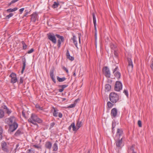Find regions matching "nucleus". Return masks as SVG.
<instances>
[{
  "instance_id": "1",
  "label": "nucleus",
  "mask_w": 153,
  "mask_h": 153,
  "mask_svg": "<svg viewBox=\"0 0 153 153\" xmlns=\"http://www.w3.org/2000/svg\"><path fill=\"white\" fill-rule=\"evenodd\" d=\"M7 120V123L9 126L8 131L10 133L13 132L18 127V124L16 122V118L12 116L8 118Z\"/></svg>"
},
{
  "instance_id": "2",
  "label": "nucleus",
  "mask_w": 153,
  "mask_h": 153,
  "mask_svg": "<svg viewBox=\"0 0 153 153\" xmlns=\"http://www.w3.org/2000/svg\"><path fill=\"white\" fill-rule=\"evenodd\" d=\"M109 98L111 102L115 103L119 100V96L116 93L112 92L109 94Z\"/></svg>"
},
{
  "instance_id": "3",
  "label": "nucleus",
  "mask_w": 153,
  "mask_h": 153,
  "mask_svg": "<svg viewBox=\"0 0 153 153\" xmlns=\"http://www.w3.org/2000/svg\"><path fill=\"white\" fill-rule=\"evenodd\" d=\"M29 119H30L33 121L37 122L38 123H41L42 122V120L38 118L36 114H31L30 118Z\"/></svg>"
},
{
  "instance_id": "4",
  "label": "nucleus",
  "mask_w": 153,
  "mask_h": 153,
  "mask_svg": "<svg viewBox=\"0 0 153 153\" xmlns=\"http://www.w3.org/2000/svg\"><path fill=\"white\" fill-rule=\"evenodd\" d=\"M102 72L106 77L110 78L111 76V73L108 68L107 66L103 67L102 70Z\"/></svg>"
},
{
  "instance_id": "5",
  "label": "nucleus",
  "mask_w": 153,
  "mask_h": 153,
  "mask_svg": "<svg viewBox=\"0 0 153 153\" xmlns=\"http://www.w3.org/2000/svg\"><path fill=\"white\" fill-rule=\"evenodd\" d=\"M122 88V83L119 81H117L114 86V89L116 91H119Z\"/></svg>"
},
{
  "instance_id": "6",
  "label": "nucleus",
  "mask_w": 153,
  "mask_h": 153,
  "mask_svg": "<svg viewBox=\"0 0 153 153\" xmlns=\"http://www.w3.org/2000/svg\"><path fill=\"white\" fill-rule=\"evenodd\" d=\"M118 69L117 66L113 70V73L114 76L116 77L117 79H119L120 77L121 74L119 72L117 71Z\"/></svg>"
},
{
  "instance_id": "7",
  "label": "nucleus",
  "mask_w": 153,
  "mask_h": 153,
  "mask_svg": "<svg viewBox=\"0 0 153 153\" xmlns=\"http://www.w3.org/2000/svg\"><path fill=\"white\" fill-rule=\"evenodd\" d=\"M10 77L11 78V82L12 83H16L17 81V79L16 77V74L13 73H12L10 75Z\"/></svg>"
},
{
  "instance_id": "8",
  "label": "nucleus",
  "mask_w": 153,
  "mask_h": 153,
  "mask_svg": "<svg viewBox=\"0 0 153 153\" xmlns=\"http://www.w3.org/2000/svg\"><path fill=\"white\" fill-rule=\"evenodd\" d=\"M56 36L59 39L58 40L57 46L59 48H60L61 44V42H63L64 40V37L58 34H56Z\"/></svg>"
},
{
  "instance_id": "9",
  "label": "nucleus",
  "mask_w": 153,
  "mask_h": 153,
  "mask_svg": "<svg viewBox=\"0 0 153 153\" xmlns=\"http://www.w3.org/2000/svg\"><path fill=\"white\" fill-rule=\"evenodd\" d=\"M127 61L128 63V70L131 71L133 67V65L131 59L129 58H127Z\"/></svg>"
},
{
  "instance_id": "10",
  "label": "nucleus",
  "mask_w": 153,
  "mask_h": 153,
  "mask_svg": "<svg viewBox=\"0 0 153 153\" xmlns=\"http://www.w3.org/2000/svg\"><path fill=\"white\" fill-rule=\"evenodd\" d=\"M48 39L51 41L53 43L55 44L56 43V39L55 37L54 34H52L51 33L48 34Z\"/></svg>"
},
{
  "instance_id": "11",
  "label": "nucleus",
  "mask_w": 153,
  "mask_h": 153,
  "mask_svg": "<svg viewBox=\"0 0 153 153\" xmlns=\"http://www.w3.org/2000/svg\"><path fill=\"white\" fill-rule=\"evenodd\" d=\"M54 67H52L51 69L50 70V77L52 79V80L53 81V82H54L55 83H56V80L54 79Z\"/></svg>"
},
{
  "instance_id": "12",
  "label": "nucleus",
  "mask_w": 153,
  "mask_h": 153,
  "mask_svg": "<svg viewBox=\"0 0 153 153\" xmlns=\"http://www.w3.org/2000/svg\"><path fill=\"white\" fill-rule=\"evenodd\" d=\"M30 16L31 17V21L34 22H35L36 19H37L38 14L35 12L31 15Z\"/></svg>"
},
{
  "instance_id": "13",
  "label": "nucleus",
  "mask_w": 153,
  "mask_h": 153,
  "mask_svg": "<svg viewBox=\"0 0 153 153\" xmlns=\"http://www.w3.org/2000/svg\"><path fill=\"white\" fill-rule=\"evenodd\" d=\"M111 114L112 117H115L117 114V111L115 108H113L111 111Z\"/></svg>"
},
{
  "instance_id": "14",
  "label": "nucleus",
  "mask_w": 153,
  "mask_h": 153,
  "mask_svg": "<svg viewBox=\"0 0 153 153\" xmlns=\"http://www.w3.org/2000/svg\"><path fill=\"white\" fill-rule=\"evenodd\" d=\"M2 149L6 152H9V150L7 148V143L6 142H4L2 143L1 145Z\"/></svg>"
},
{
  "instance_id": "15",
  "label": "nucleus",
  "mask_w": 153,
  "mask_h": 153,
  "mask_svg": "<svg viewBox=\"0 0 153 153\" xmlns=\"http://www.w3.org/2000/svg\"><path fill=\"white\" fill-rule=\"evenodd\" d=\"M123 138H118V140H117L116 142V146L117 147H120L122 143Z\"/></svg>"
},
{
  "instance_id": "16",
  "label": "nucleus",
  "mask_w": 153,
  "mask_h": 153,
  "mask_svg": "<svg viewBox=\"0 0 153 153\" xmlns=\"http://www.w3.org/2000/svg\"><path fill=\"white\" fill-rule=\"evenodd\" d=\"M68 86V85H59V87L61 88L59 89V91L60 92H62L65 88L67 87Z\"/></svg>"
},
{
  "instance_id": "17",
  "label": "nucleus",
  "mask_w": 153,
  "mask_h": 153,
  "mask_svg": "<svg viewBox=\"0 0 153 153\" xmlns=\"http://www.w3.org/2000/svg\"><path fill=\"white\" fill-rule=\"evenodd\" d=\"M123 131L121 129L118 128L117 133L116 135L119 136V138H120V137L123 134Z\"/></svg>"
},
{
  "instance_id": "18",
  "label": "nucleus",
  "mask_w": 153,
  "mask_h": 153,
  "mask_svg": "<svg viewBox=\"0 0 153 153\" xmlns=\"http://www.w3.org/2000/svg\"><path fill=\"white\" fill-rule=\"evenodd\" d=\"M22 130L21 129H18L15 134V135L16 136H18L23 134Z\"/></svg>"
},
{
  "instance_id": "19",
  "label": "nucleus",
  "mask_w": 153,
  "mask_h": 153,
  "mask_svg": "<svg viewBox=\"0 0 153 153\" xmlns=\"http://www.w3.org/2000/svg\"><path fill=\"white\" fill-rule=\"evenodd\" d=\"M111 86L109 84H106L105 85V91L108 92L111 90Z\"/></svg>"
},
{
  "instance_id": "20",
  "label": "nucleus",
  "mask_w": 153,
  "mask_h": 153,
  "mask_svg": "<svg viewBox=\"0 0 153 153\" xmlns=\"http://www.w3.org/2000/svg\"><path fill=\"white\" fill-rule=\"evenodd\" d=\"M52 146L51 143L49 141H47L46 143L45 144V147L49 149H50Z\"/></svg>"
},
{
  "instance_id": "21",
  "label": "nucleus",
  "mask_w": 153,
  "mask_h": 153,
  "mask_svg": "<svg viewBox=\"0 0 153 153\" xmlns=\"http://www.w3.org/2000/svg\"><path fill=\"white\" fill-rule=\"evenodd\" d=\"M66 54L68 59H69L71 61H73L74 60V57L73 56H70L69 52V51L68 50L67 51Z\"/></svg>"
},
{
  "instance_id": "22",
  "label": "nucleus",
  "mask_w": 153,
  "mask_h": 153,
  "mask_svg": "<svg viewBox=\"0 0 153 153\" xmlns=\"http://www.w3.org/2000/svg\"><path fill=\"white\" fill-rule=\"evenodd\" d=\"M76 38L75 36L74 35H73V37L72 38V39L73 41V42L76 47L78 48L77 46V41H76Z\"/></svg>"
},
{
  "instance_id": "23",
  "label": "nucleus",
  "mask_w": 153,
  "mask_h": 153,
  "mask_svg": "<svg viewBox=\"0 0 153 153\" xmlns=\"http://www.w3.org/2000/svg\"><path fill=\"white\" fill-rule=\"evenodd\" d=\"M52 108L53 109H52V110H53V116L55 117H57L58 116V112L57 111L58 110H56V108L53 107Z\"/></svg>"
},
{
  "instance_id": "24",
  "label": "nucleus",
  "mask_w": 153,
  "mask_h": 153,
  "mask_svg": "<svg viewBox=\"0 0 153 153\" xmlns=\"http://www.w3.org/2000/svg\"><path fill=\"white\" fill-rule=\"evenodd\" d=\"M23 62V67L22 68V70L21 71V73L23 74L24 72V71L25 69V66H26V60L25 59L24 60H22Z\"/></svg>"
},
{
  "instance_id": "25",
  "label": "nucleus",
  "mask_w": 153,
  "mask_h": 153,
  "mask_svg": "<svg viewBox=\"0 0 153 153\" xmlns=\"http://www.w3.org/2000/svg\"><path fill=\"white\" fill-rule=\"evenodd\" d=\"M59 5V4L58 2L55 1L52 5V7L53 8H55L58 7Z\"/></svg>"
},
{
  "instance_id": "26",
  "label": "nucleus",
  "mask_w": 153,
  "mask_h": 153,
  "mask_svg": "<svg viewBox=\"0 0 153 153\" xmlns=\"http://www.w3.org/2000/svg\"><path fill=\"white\" fill-rule=\"evenodd\" d=\"M82 123L81 121H79V120H77L76 124V127H77L78 129L82 126Z\"/></svg>"
},
{
  "instance_id": "27",
  "label": "nucleus",
  "mask_w": 153,
  "mask_h": 153,
  "mask_svg": "<svg viewBox=\"0 0 153 153\" xmlns=\"http://www.w3.org/2000/svg\"><path fill=\"white\" fill-rule=\"evenodd\" d=\"M57 80L59 82H62L66 79V78L64 77H63L62 78H61L59 77L58 76H57Z\"/></svg>"
},
{
  "instance_id": "28",
  "label": "nucleus",
  "mask_w": 153,
  "mask_h": 153,
  "mask_svg": "<svg viewBox=\"0 0 153 153\" xmlns=\"http://www.w3.org/2000/svg\"><path fill=\"white\" fill-rule=\"evenodd\" d=\"M53 151H56L58 149V146L56 143H55L53 145Z\"/></svg>"
},
{
  "instance_id": "29",
  "label": "nucleus",
  "mask_w": 153,
  "mask_h": 153,
  "mask_svg": "<svg viewBox=\"0 0 153 153\" xmlns=\"http://www.w3.org/2000/svg\"><path fill=\"white\" fill-rule=\"evenodd\" d=\"M114 105V104L110 101L108 102L107 103V105L109 108H112Z\"/></svg>"
},
{
  "instance_id": "30",
  "label": "nucleus",
  "mask_w": 153,
  "mask_h": 153,
  "mask_svg": "<svg viewBox=\"0 0 153 153\" xmlns=\"http://www.w3.org/2000/svg\"><path fill=\"white\" fill-rule=\"evenodd\" d=\"M4 116V112L3 111L0 109V119L2 118Z\"/></svg>"
},
{
  "instance_id": "31",
  "label": "nucleus",
  "mask_w": 153,
  "mask_h": 153,
  "mask_svg": "<svg viewBox=\"0 0 153 153\" xmlns=\"http://www.w3.org/2000/svg\"><path fill=\"white\" fill-rule=\"evenodd\" d=\"M22 47L23 49L24 50H25L27 49V45L25 44L24 41H22Z\"/></svg>"
},
{
  "instance_id": "32",
  "label": "nucleus",
  "mask_w": 153,
  "mask_h": 153,
  "mask_svg": "<svg viewBox=\"0 0 153 153\" xmlns=\"http://www.w3.org/2000/svg\"><path fill=\"white\" fill-rule=\"evenodd\" d=\"M3 129L2 127L0 126V140L2 138Z\"/></svg>"
},
{
  "instance_id": "33",
  "label": "nucleus",
  "mask_w": 153,
  "mask_h": 153,
  "mask_svg": "<svg viewBox=\"0 0 153 153\" xmlns=\"http://www.w3.org/2000/svg\"><path fill=\"white\" fill-rule=\"evenodd\" d=\"M28 121L29 122H30V123H32L33 124L36 125L37 126V127H38V125L37 124V123H36V122H34V121H32V120H31L30 119H28Z\"/></svg>"
},
{
  "instance_id": "34",
  "label": "nucleus",
  "mask_w": 153,
  "mask_h": 153,
  "mask_svg": "<svg viewBox=\"0 0 153 153\" xmlns=\"http://www.w3.org/2000/svg\"><path fill=\"white\" fill-rule=\"evenodd\" d=\"M92 15H93V23H96V21L95 14L94 13H93Z\"/></svg>"
},
{
  "instance_id": "35",
  "label": "nucleus",
  "mask_w": 153,
  "mask_h": 153,
  "mask_svg": "<svg viewBox=\"0 0 153 153\" xmlns=\"http://www.w3.org/2000/svg\"><path fill=\"white\" fill-rule=\"evenodd\" d=\"M72 128H73V130L74 131H76L78 129L77 127H75L74 123L73 125Z\"/></svg>"
},
{
  "instance_id": "36",
  "label": "nucleus",
  "mask_w": 153,
  "mask_h": 153,
  "mask_svg": "<svg viewBox=\"0 0 153 153\" xmlns=\"http://www.w3.org/2000/svg\"><path fill=\"white\" fill-rule=\"evenodd\" d=\"M4 109H6V113L8 114H9L11 112L9 111V110L7 108V107L6 106H4Z\"/></svg>"
},
{
  "instance_id": "37",
  "label": "nucleus",
  "mask_w": 153,
  "mask_h": 153,
  "mask_svg": "<svg viewBox=\"0 0 153 153\" xmlns=\"http://www.w3.org/2000/svg\"><path fill=\"white\" fill-rule=\"evenodd\" d=\"M137 124L138 125V126L139 127H142V123H141V121L140 120H139L138 121Z\"/></svg>"
},
{
  "instance_id": "38",
  "label": "nucleus",
  "mask_w": 153,
  "mask_h": 153,
  "mask_svg": "<svg viewBox=\"0 0 153 153\" xmlns=\"http://www.w3.org/2000/svg\"><path fill=\"white\" fill-rule=\"evenodd\" d=\"M123 93L125 94L126 96L127 97L128 96V91L127 90H124L123 91Z\"/></svg>"
},
{
  "instance_id": "39",
  "label": "nucleus",
  "mask_w": 153,
  "mask_h": 153,
  "mask_svg": "<svg viewBox=\"0 0 153 153\" xmlns=\"http://www.w3.org/2000/svg\"><path fill=\"white\" fill-rule=\"evenodd\" d=\"M75 106V103L70 105L68 107V108H72L74 107Z\"/></svg>"
},
{
  "instance_id": "40",
  "label": "nucleus",
  "mask_w": 153,
  "mask_h": 153,
  "mask_svg": "<svg viewBox=\"0 0 153 153\" xmlns=\"http://www.w3.org/2000/svg\"><path fill=\"white\" fill-rule=\"evenodd\" d=\"M13 15V13H10L9 15H7L6 16V18H7V19H9L10 17H12Z\"/></svg>"
},
{
  "instance_id": "41",
  "label": "nucleus",
  "mask_w": 153,
  "mask_h": 153,
  "mask_svg": "<svg viewBox=\"0 0 153 153\" xmlns=\"http://www.w3.org/2000/svg\"><path fill=\"white\" fill-rule=\"evenodd\" d=\"M134 145H132V146H131L130 148V149L131 150V151H132V152H133V151H134Z\"/></svg>"
},
{
  "instance_id": "42",
  "label": "nucleus",
  "mask_w": 153,
  "mask_h": 153,
  "mask_svg": "<svg viewBox=\"0 0 153 153\" xmlns=\"http://www.w3.org/2000/svg\"><path fill=\"white\" fill-rule=\"evenodd\" d=\"M34 51V49L33 48H31L30 50H29L27 52L28 53H30L33 52Z\"/></svg>"
},
{
  "instance_id": "43",
  "label": "nucleus",
  "mask_w": 153,
  "mask_h": 153,
  "mask_svg": "<svg viewBox=\"0 0 153 153\" xmlns=\"http://www.w3.org/2000/svg\"><path fill=\"white\" fill-rule=\"evenodd\" d=\"M62 69H63L64 70H65V71L67 73H68V69L66 68L65 67H64L63 66V67H62Z\"/></svg>"
},
{
  "instance_id": "44",
  "label": "nucleus",
  "mask_w": 153,
  "mask_h": 153,
  "mask_svg": "<svg viewBox=\"0 0 153 153\" xmlns=\"http://www.w3.org/2000/svg\"><path fill=\"white\" fill-rule=\"evenodd\" d=\"M114 53L115 56L116 57H117L118 56V53L116 51L114 50Z\"/></svg>"
},
{
  "instance_id": "45",
  "label": "nucleus",
  "mask_w": 153,
  "mask_h": 153,
  "mask_svg": "<svg viewBox=\"0 0 153 153\" xmlns=\"http://www.w3.org/2000/svg\"><path fill=\"white\" fill-rule=\"evenodd\" d=\"M97 32H95V45L96 46V41L97 39Z\"/></svg>"
},
{
  "instance_id": "46",
  "label": "nucleus",
  "mask_w": 153,
  "mask_h": 153,
  "mask_svg": "<svg viewBox=\"0 0 153 153\" xmlns=\"http://www.w3.org/2000/svg\"><path fill=\"white\" fill-rule=\"evenodd\" d=\"M36 107L37 108H39L40 110H42V107H41L39 105H36Z\"/></svg>"
},
{
  "instance_id": "47",
  "label": "nucleus",
  "mask_w": 153,
  "mask_h": 153,
  "mask_svg": "<svg viewBox=\"0 0 153 153\" xmlns=\"http://www.w3.org/2000/svg\"><path fill=\"white\" fill-rule=\"evenodd\" d=\"M19 1V0H13L10 3V4H9L10 5L11 4L15 3L16 2V1Z\"/></svg>"
},
{
  "instance_id": "48",
  "label": "nucleus",
  "mask_w": 153,
  "mask_h": 153,
  "mask_svg": "<svg viewBox=\"0 0 153 153\" xmlns=\"http://www.w3.org/2000/svg\"><path fill=\"white\" fill-rule=\"evenodd\" d=\"M94 30H95V32H97V28H96V23H94Z\"/></svg>"
},
{
  "instance_id": "49",
  "label": "nucleus",
  "mask_w": 153,
  "mask_h": 153,
  "mask_svg": "<svg viewBox=\"0 0 153 153\" xmlns=\"http://www.w3.org/2000/svg\"><path fill=\"white\" fill-rule=\"evenodd\" d=\"M23 78L21 77L20 79V81L19 82L20 84H22L23 82Z\"/></svg>"
},
{
  "instance_id": "50",
  "label": "nucleus",
  "mask_w": 153,
  "mask_h": 153,
  "mask_svg": "<svg viewBox=\"0 0 153 153\" xmlns=\"http://www.w3.org/2000/svg\"><path fill=\"white\" fill-rule=\"evenodd\" d=\"M81 33H79L78 34V38H79V43H80V37H81Z\"/></svg>"
},
{
  "instance_id": "51",
  "label": "nucleus",
  "mask_w": 153,
  "mask_h": 153,
  "mask_svg": "<svg viewBox=\"0 0 153 153\" xmlns=\"http://www.w3.org/2000/svg\"><path fill=\"white\" fill-rule=\"evenodd\" d=\"M55 125L54 122L52 123L50 125V128H52Z\"/></svg>"
},
{
  "instance_id": "52",
  "label": "nucleus",
  "mask_w": 153,
  "mask_h": 153,
  "mask_svg": "<svg viewBox=\"0 0 153 153\" xmlns=\"http://www.w3.org/2000/svg\"><path fill=\"white\" fill-rule=\"evenodd\" d=\"M58 116L60 118H62V114L61 113H59L58 114Z\"/></svg>"
},
{
  "instance_id": "53",
  "label": "nucleus",
  "mask_w": 153,
  "mask_h": 153,
  "mask_svg": "<svg viewBox=\"0 0 153 153\" xmlns=\"http://www.w3.org/2000/svg\"><path fill=\"white\" fill-rule=\"evenodd\" d=\"M18 8L17 7H15L14 8H10L9 9H8V10H17L18 9Z\"/></svg>"
},
{
  "instance_id": "54",
  "label": "nucleus",
  "mask_w": 153,
  "mask_h": 153,
  "mask_svg": "<svg viewBox=\"0 0 153 153\" xmlns=\"http://www.w3.org/2000/svg\"><path fill=\"white\" fill-rule=\"evenodd\" d=\"M150 67L152 70L153 71V61H152V63Z\"/></svg>"
},
{
  "instance_id": "55",
  "label": "nucleus",
  "mask_w": 153,
  "mask_h": 153,
  "mask_svg": "<svg viewBox=\"0 0 153 153\" xmlns=\"http://www.w3.org/2000/svg\"><path fill=\"white\" fill-rule=\"evenodd\" d=\"M22 116L24 117H25V118L26 117H25V112H24V111H22Z\"/></svg>"
},
{
  "instance_id": "56",
  "label": "nucleus",
  "mask_w": 153,
  "mask_h": 153,
  "mask_svg": "<svg viewBox=\"0 0 153 153\" xmlns=\"http://www.w3.org/2000/svg\"><path fill=\"white\" fill-rule=\"evenodd\" d=\"M110 47L111 48H113L115 47V45H114L113 44L112 45H111Z\"/></svg>"
},
{
  "instance_id": "57",
  "label": "nucleus",
  "mask_w": 153,
  "mask_h": 153,
  "mask_svg": "<svg viewBox=\"0 0 153 153\" xmlns=\"http://www.w3.org/2000/svg\"><path fill=\"white\" fill-rule=\"evenodd\" d=\"M33 146L36 148L39 149V147L38 146L36 145H34Z\"/></svg>"
},
{
  "instance_id": "58",
  "label": "nucleus",
  "mask_w": 153,
  "mask_h": 153,
  "mask_svg": "<svg viewBox=\"0 0 153 153\" xmlns=\"http://www.w3.org/2000/svg\"><path fill=\"white\" fill-rule=\"evenodd\" d=\"M30 11L29 12H27L24 15V16H27V15L28 14H30Z\"/></svg>"
},
{
  "instance_id": "59",
  "label": "nucleus",
  "mask_w": 153,
  "mask_h": 153,
  "mask_svg": "<svg viewBox=\"0 0 153 153\" xmlns=\"http://www.w3.org/2000/svg\"><path fill=\"white\" fill-rule=\"evenodd\" d=\"M29 152L28 153H33V152H31L32 151V149H30L28 150Z\"/></svg>"
},
{
  "instance_id": "60",
  "label": "nucleus",
  "mask_w": 153,
  "mask_h": 153,
  "mask_svg": "<svg viewBox=\"0 0 153 153\" xmlns=\"http://www.w3.org/2000/svg\"><path fill=\"white\" fill-rule=\"evenodd\" d=\"M74 122H73V123H72L71 124V125H70L69 126H70V127H71H71H72V126H73V125H74Z\"/></svg>"
},
{
  "instance_id": "61",
  "label": "nucleus",
  "mask_w": 153,
  "mask_h": 153,
  "mask_svg": "<svg viewBox=\"0 0 153 153\" xmlns=\"http://www.w3.org/2000/svg\"><path fill=\"white\" fill-rule=\"evenodd\" d=\"M73 75L74 76H76V72H75V70L74 72V73H73Z\"/></svg>"
},
{
  "instance_id": "62",
  "label": "nucleus",
  "mask_w": 153,
  "mask_h": 153,
  "mask_svg": "<svg viewBox=\"0 0 153 153\" xmlns=\"http://www.w3.org/2000/svg\"><path fill=\"white\" fill-rule=\"evenodd\" d=\"M7 11H8L9 12H11L15 11L16 10H7Z\"/></svg>"
},
{
  "instance_id": "63",
  "label": "nucleus",
  "mask_w": 153,
  "mask_h": 153,
  "mask_svg": "<svg viewBox=\"0 0 153 153\" xmlns=\"http://www.w3.org/2000/svg\"><path fill=\"white\" fill-rule=\"evenodd\" d=\"M19 146V144H17L16 145V149Z\"/></svg>"
},
{
  "instance_id": "64",
  "label": "nucleus",
  "mask_w": 153,
  "mask_h": 153,
  "mask_svg": "<svg viewBox=\"0 0 153 153\" xmlns=\"http://www.w3.org/2000/svg\"><path fill=\"white\" fill-rule=\"evenodd\" d=\"M68 129L70 131L71 130V128L69 126L68 128Z\"/></svg>"
}]
</instances>
